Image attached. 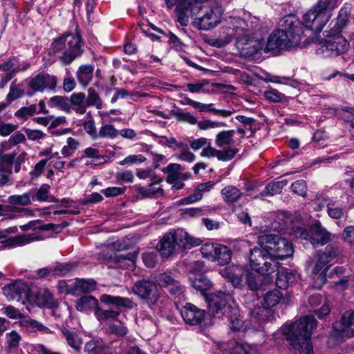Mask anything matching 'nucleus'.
Returning <instances> with one entry per match:
<instances>
[{"label": "nucleus", "mask_w": 354, "mask_h": 354, "mask_svg": "<svg viewBox=\"0 0 354 354\" xmlns=\"http://www.w3.org/2000/svg\"><path fill=\"white\" fill-rule=\"evenodd\" d=\"M334 6L333 0H319L304 15L303 24L295 15L283 17L279 22V28L269 35L266 44L260 34H245V59H259L262 51L267 53L306 46L310 41L304 33V28L314 36L319 33L330 17Z\"/></svg>", "instance_id": "nucleus-1"}, {"label": "nucleus", "mask_w": 354, "mask_h": 354, "mask_svg": "<svg viewBox=\"0 0 354 354\" xmlns=\"http://www.w3.org/2000/svg\"><path fill=\"white\" fill-rule=\"evenodd\" d=\"M316 326L314 317L307 315L283 327V334L290 342V350L292 354L313 353L310 337Z\"/></svg>", "instance_id": "nucleus-2"}, {"label": "nucleus", "mask_w": 354, "mask_h": 354, "mask_svg": "<svg viewBox=\"0 0 354 354\" xmlns=\"http://www.w3.org/2000/svg\"><path fill=\"white\" fill-rule=\"evenodd\" d=\"M346 10L341 9L334 26L325 31V38L318 41L316 53L323 57H336L345 53L349 42L341 35L348 21Z\"/></svg>", "instance_id": "nucleus-3"}, {"label": "nucleus", "mask_w": 354, "mask_h": 354, "mask_svg": "<svg viewBox=\"0 0 354 354\" xmlns=\"http://www.w3.org/2000/svg\"><path fill=\"white\" fill-rule=\"evenodd\" d=\"M50 50L57 55L58 59L64 64L68 65L83 52L81 48V37L79 35L65 33L55 39Z\"/></svg>", "instance_id": "nucleus-4"}, {"label": "nucleus", "mask_w": 354, "mask_h": 354, "mask_svg": "<svg viewBox=\"0 0 354 354\" xmlns=\"http://www.w3.org/2000/svg\"><path fill=\"white\" fill-rule=\"evenodd\" d=\"M249 265L252 270L264 276L265 283H270L272 281L273 277L271 274L275 272L277 263L263 248V245L250 250Z\"/></svg>", "instance_id": "nucleus-5"}, {"label": "nucleus", "mask_w": 354, "mask_h": 354, "mask_svg": "<svg viewBox=\"0 0 354 354\" xmlns=\"http://www.w3.org/2000/svg\"><path fill=\"white\" fill-rule=\"evenodd\" d=\"M259 245L263 248L272 259H285L294 253L292 243L285 238H281L272 233L263 234L258 236Z\"/></svg>", "instance_id": "nucleus-6"}, {"label": "nucleus", "mask_w": 354, "mask_h": 354, "mask_svg": "<svg viewBox=\"0 0 354 354\" xmlns=\"http://www.w3.org/2000/svg\"><path fill=\"white\" fill-rule=\"evenodd\" d=\"M100 301L105 304L112 305L116 308L115 310H103L100 308L99 309H97L96 311H95V315L100 322L106 319H116L120 313L119 310L120 308H124L127 309L133 308V302L131 300L118 296H112L104 294L101 295Z\"/></svg>", "instance_id": "nucleus-7"}, {"label": "nucleus", "mask_w": 354, "mask_h": 354, "mask_svg": "<svg viewBox=\"0 0 354 354\" xmlns=\"http://www.w3.org/2000/svg\"><path fill=\"white\" fill-rule=\"evenodd\" d=\"M6 144H1L0 148V171L12 174L19 173L21 165L25 162L26 153L19 147H16L10 153L6 151Z\"/></svg>", "instance_id": "nucleus-8"}, {"label": "nucleus", "mask_w": 354, "mask_h": 354, "mask_svg": "<svg viewBox=\"0 0 354 354\" xmlns=\"http://www.w3.org/2000/svg\"><path fill=\"white\" fill-rule=\"evenodd\" d=\"M132 292L149 306L157 304L160 291L156 281L150 278L136 281L132 286Z\"/></svg>", "instance_id": "nucleus-9"}, {"label": "nucleus", "mask_w": 354, "mask_h": 354, "mask_svg": "<svg viewBox=\"0 0 354 354\" xmlns=\"http://www.w3.org/2000/svg\"><path fill=\"white\" fill-rule=\"evenodd\" d=\"M297 236H299L301 239L310 240V243L314 245H324L330 239V233L323 227L320 223L313 224L309 230V232L301 227H298L295 232Z\"/></svg>", "instance_id": "nucleus-10"}, {"label": "nucleus", "mask_w": 354, "mask_h": 354, "mask_svg": "<svg viewBox=\"0 0 354 354\" xmlns=\"http://www.w3.org/2000/svg\"><path fill=\"white\" fill-rule=\"evenodd\" d=\"M57 85L56 76L47 73H40L31 78L28 86L32 89V93H28L27 95L32 96L36 92H44V91H55Z\"/></svg>", "instance_id": "nucleus-11"}, {"label": "nucleus", "mask_w": 354, "mask_h": 354, "mask_svg": "<svg viewBox=\"0 0 354 354\" xmlns=\"http://www.w3.org/2000/svg\"><path fill=\"white\" fill-rule=\"evenodd\" d=\"M221 195L226 203L233 205L232 211L236 214L239 220L243 223V212L241 211L242 204H236L241 199L242 192L236 187L227 186L221 190Z\"/></svg>", "instance_id": "nucleus-12"}, {"label": "nucleus", "mask_w": 354, "mask_h": 354, "mask_svg": "<svg viewBox=\"0 0 354 354\" xmlns=\"http://www.w3.org/2000/svg\"><path fill=\"white\" fill-rule=\"evenodd\" d=\"M180 314L185 322L191 326L200 325L205 316V310L190 303L182 308Z\"/></svg>", "instance_id": "nucleus-13"}, {"label": "nucleus", "mask_w": 354, "mask_h": 354, "mask_svg": "<svg viewBox=\"0 0 354 354\" xmlns=\"http://www.w3.org/2000/svg\"><path fill=\"white\" fill-rule=\"evenodd\" d=\"M333 328L343 337H354V312H345L341 320L333 324Z\"/></svg>", "instance_id": "nucleus-14"}, {"label": "nucleus", "mask_w": 354, "mask_h": 354, "mask_svg": "<svg viewBox=\"0 0 354 354\" xmlns=\"http://www.w3.org/2000/svg\"><path fill=\"white\" fill-rule=\"evenodd\" d=\"M101 255L104 259L115 263L119 268L126 269H131L134 266L135 260L137 257L136 253L131 252L122 254L103 252Z\"/></svg>", "instance_id": "nucleus-15"}, {"label": "nucleus", "mask_w": 354, "mask_h": 354, "mask_svg": "<svg viewBox=\"0 0 354 354\" xmlns=\"http://www.w3.org/2000/svg\"><path fill=\"white\" fill-rule=\"evenodd\" d=\"M230 298V295L223 292L212 294L208 299L209 312L214 316L223 314V310L225 308Z\"/></svg>", "instance_id": "nucleus-16"}, {"label": "nucleus", "mask_w": 354, "mask_h": 354, "mask_svg": "<svg viewBox=\"0 0 354 354\" xmlns=\"http://www.w3.org/2000/svg\"><path fill=\"white\" fill-rule=\"evenodd\" d=\"M177 247L175 231L165 234L156 246L160 255L163 257H169L174 252Z\"/></svg>", "instance_id": "nucleus-17"}, {"label": "nucleus", "mask_w": 354, "mask_h": 354, "mask_svg": "<svg viewBox=\"0 0 354 354\" xmlns=\"http://www.w3.org/2000/svg\"><path fill=\"white\" fill-rule=\"evenodd\" d=\"M43 239L41 235L35 233L28 234H21L15 236H11L1 242L4 243L5 247L15 248L18 246H23L30 243L40 241Z\"/></svg>", "instance_id": "nucleus-18"}, {"label": "nucleus", "mask_w": 354, "mask_h": 354, "mask_svg": "<svg viewBox=\"0 0 354 354\" xmlns=\"http://www.w3.org/2000/svg\"><path fill=\"white\" fill-rule=\"evenodd\" d=\"M162 179L160 178L153 177L151 180L149 187L136 186V192L144 197L155 198L161 196L164 194L163 189L159 186Z\"/></svg>", "instance_id": "nucleus-19"}, {"label": "nucleus", "mask_w": 354, "mask_h": 354, "mask_svg": "<svg viewBox=\"0 0 354 354\" xmlns=\"http://www.w3.org/2000/svg\"><path fill=\"white\" fill-rule=\"evenodd\" d=\"M159 281L162 286L167 288L171 295L175 297H180L184 292L185 287L169 274H161Z\"/></svg>", "instance_id": "nucleus-20"}, {"label": "nucleus", "mask_w": 354, "mask_h": 354, "mask_svg": "<svg viewBox=\"0 0 354 354\" xmlns=\"http://www.w3.org/2000/svg\"><path fill=\"white\" fill-rule=\"evenodd\" d=\"M175 233L176 241H177L179 248L189 250L194 247L200 245L202 243L200 239L190 236L183 229H178L175 231Z\"/></svg>", "instance_id": "nucleus-21"}, {"label": "nucleus", "mask_w": 354, "mask_h": 354, "mask_svg": "<svg viewBox=\"0 0 354 354\" xmlns=\"http://www.w3.org/2000/svg\"><path fill=\"white\" fill-rule=\"evenodd\" d=\"M220 17L212 10L206 12L202 17L195 18L194 24L199 29L207 30L216 26Z\"/></svg>", "instance_id": "nucleus-22"}, {"label": "nucleus", "mask_w": 354, "mask_h": 354, "mask_svg": "<svg viewBox=\"0 0 354 354\" xmlns=\"http://www.w3.org/2000/svg\"><path fill=\"white\" fill-rule=\"evenodd\" d=\"M60 330L66 344L75 351H80L83 342L78 333L68 326H63Z\"/></svg>", "instance_id": "nucleus-23"}, {"label": "nucleus", "mask_w": 354, "mask_h": 354, "mask_svg": "<svg viewBox=\"0 0 354 354\" xmlns=\"http://www.w3.org/2000/svg\"><path fill=\"white\" fill-rule=\"evenodd\" d=\"M181 166L177 163H170L167 167L162 169V171L167 174V182L174 183L178 179H188L190 177L189 173H182Z\"/></svg>", "instance_id": "nucleus-24"}, {"label": "nucleus", "mask_w": 354, "mask_h": 354, "mask_svg": "<svg viewBox=\"0 0 354 354\" xmlns=\"http://www.w3.org/2000/svg\"><path fill=\"white\" fill-rule=\"evenodd\" d=\"M227 310L231 330L234 332L240 331L243 326V322L239 318L240 310L238 306L232 301V303L227 306Z\"/></svg>", "instance_id": "nucleus-25"}, {"label": "nucleus", "mask_w": 354, "mask_h": 354, "mask_svg": "<svg viewBox=\"0 0 354 354\" xmlns=\"http://www.w3.org/2000/svg\"><path fill=\"white\" fill-rule=\"evenodd\" d=\"M189 280L192 286L203 294L212 286L211 281L204 274L189 275Z\"/></svg>", "instance_id": "nucleus-26"}, {"label": "nucleus", "mask_w": 354, "mask_h": 354, "mask_svg": "<svg viewBox=\"0 0 354 354\" xmlns=\"http://www.w3.org/2000/svg\"><path fill=\"white\" fill-rule=\"evenodd\" d=\"M94 67L91 64L81 65L77 73L76 76L78 82L84 87H86L92 80Z\"/></svg>", "instance_id": "nucleus-27"}, {"label": "nucleus", "mask_w": 354, "mask_h": 354, "mask_svg": "<svg viewBox=\"0 0 354 354\" xmlns=\"http://www.w3.org/2000/svg\"><path fill=\"white\" fill-rule=\"evenodd\" d=\"M76 309L80 312H87L90 310L96 311L97 309H99L98 301L93 296H83L77 301Z\"/></svg>", "instance_id": "nucleus-28"}, {"label": "nucleus", "mask_w": 354, "mask_h": 354, "mask_svg": "<svg viewBox=\"0 0 354 354\" xmlns=\"http://www.w3.org/2000/svg\"><path fill=\"white\" fill-rule=\"evenodd\" d=\"M109 348L102 340L93 339L85 344L84 351L88 354H108Z\"/></svg>", "instance_id": "nucleus-29"}, {"label": "nucleus", "mask_w": 354, "mask_h": 354, "mask_svg": "<svg viewBox=\"0 0 354 354\" xmlns=\"http://www.w3.org/2000/svg\"><path fill=\"white\" fill-rule=\"evenodd\" d=\"M96 288V281L93 279H76L73 290L80 293H90Z\"/></svg>", "instance_id": "nucleus-30"}, {"label": "nucleus", "mask_w": 354, "mask_h": 354, "mask_svg": "<svg viewBox=\"0 0 354 354\" xmlns=\"http://www.w3.org/2000/svg\"><path fill=\"white\" fill-rule=\"evenodd\" d=\"M216 252L214 255L213 261H217L219 265L227 264L232 258L230 250L225 245L218 244L216 245Z\"/></svg>", "instance_id": "nucleus-31"}, {"label": "nucleus", "mask_w": 354, "mask_h": 354, "mask_svg": "<svg viewBox=\"0 0 354 354\" xmlns=\"http://www.w3.org/2000/svg\"><path fill=\"white\" fill-rule=\"evenodd\" d=\"M36 299L40 306L53 308L56 306V301L53 299V295L47 289L39 290L36 295Z\"/></svg>", "instance_id": "nucleus-32"}, {"label": "nucleus", "mask_w": 354, "mask_h": 354, "mask_svg": "<svg viewBox=\"0 0 354 354\" xmlns=\"http://www.w3.org/2000/svg\"><path fill=\"white\" fill-rule=\"evenodd\" d=\"M288 184L287 180L268 183L261 193V196H274L280 194L283 188Z\"/></svg>", "instance_id": "nucleus-33"}, {"label": "nucleus", "mask_w": 354, "mask_h": 354, "mask_svg": "<svg viewBox=\"0 0 354 354\" xmlns=\"http://www.w3.org/2000/svg\"><path fill=\"white\" fill-rule=\"evenodd\" d=\"M234 134V131H223L220 133H218L216 135V145L219 147H222L225 145H231L234 144L233 140V136Z\"/></svg>", "instance_id": "nucleus-34"}, {"label": "nucleus", "mask_w": 354, "mask_h": 354, "mask_svg": "<svg viewBox=\"0 0 354 354\" xmlns=\"http://www.w3.org/2000/svg\"><path fill=\"white\" fill-rule=\"evenodd\" d=\"M51 107H58L64 111H70L69 99L66 96L56 95L52 97L48 102Z\"/></svg>", "instance_id": "nucleus-35"}, {"label": "nucleus", "mask_w": 354, "mask_h": 354, "mask_svg": "<svg viewBox=\"0 0 354 354\" xmlns=\"http://www.w3.org/2000/svg\"><path fill=\"white\" fill-rule=\"evenodd\" d=\"M293 277L291 271L287 270H281L277 273L276 279V286L281 289H286L291 282L290 280Z\"/></svg>", "instance_id": "nucleus-36"}, {"label": "nucleus", "mask_w": 354, "mask_h": 354, "mask_svg": "<svg viewBox=\"0 0 354 354\" xmlns=\"http://www.w3.org/2000/svg\"><path fill=\"white\" fill-rule=\"evenodd\" d=\"M281 293L278 290L269 291L264 296L263 306L268 309L275 306L281 298Z\"/></svg>", "instance_id": "nucleus-37"}, {"label": "nucleus", "mask_w": 354, "mask_h": 354, "mask_svg": "<svg viewBox=\"0 0 354 354\" xmlns=\"http://www.w3.org/2000/svg\"><path fill=\"white\" fill-rule=\"evenodd\" d=\"M31 192H30L21 195H12L8 198V203L12 205H28L31 204Z\"/></svg>", "instance_id": "nucleus-38"}, {"label": "nucleus", "mask_w": 354, "mask_h": 354, "mask_svg": "<svg viewBox=\"0 0 354 354\" xmlns=\"http://www.w3.org/2000/svg\"><path fill=\"white\" fill-rule=\"evenodd\" d=\"M87 106H95L97 109L102 108V100L99 94L93 88L88 89V96L86 99Z\"/></svg>", "instance_id": "nucleus-39"}, {"label": "nucleus", "mask_w": 354, "mask_h": 354, "mask_svg": "<svg viewBox=\"0 0 354 354\" xmlns=\"http://www.w3.org/2000/svg\"><path fill=\"white\" fill-rule=\"evenodd\" d=\"M171 114L174 115L180 122H185L191 124L197 123V119L190 113L183 112L180 109H175L171 111Z\"/></svg>", "instance_id": "nucleus-40"}, {"label": "nucleus", "mask_w": 354, "mask_h": 354, "mask_svg": "<svg viewBox=\"0 0 354 354\" xmlns=\"http://www.w3.org/2000/svg\"><path fill=\"white\" fill-rule=\"evenodd\" d=\"M50 187L47 184L42 185L38 189L30 190L31 200L38 201H46L48 199V192Z\"/></svg>", "instance_id": "nucleus-41"}, {"label": "nucleus", "mask_w": 354, "mask_h": 354, "mask_svg": "<svg viewBox=\"0 0 354 354\" xmlns=\"http://www.w3.org/2000/svg\"><path fill=\"white\" fill-rule=\"evenodd\" d=\"M119 131L116 129L113 125L106 124L102 125L98 131L97 138H108L113 139L118 136Z\"/></svg>", "instance_id": "nucleus-42"}, {"label": "nucleus", "mask_w": 354, "mask_h": 354, "mask_svg": "<svg viewBox=\"0 0 354 354\" xmlns=\"http://www.w3.org/2000/svg\"><path fill=\"white\" fill-rule=\"evenodd\" d=\"M247 283L251 290H257L263 288V285L268 283H264V276H254L252 274H248Z\"/></svg>", "instance_id": "nucleus-43"}, {"label": "nucleus", "mask_w": 354, "mask_h": 354, "mask_svg": "<svg viewBox=\"0 0 354 354\" xmlns=\"http://www.w3.org/2000/svg\"><path fill=\"white\" fill-rule=\"evenodd\" d=\"M268 313V310L265 306H255L254 309L250 311V316L252 321L260 322L266 319Z\"/></svg>", "instance_id": "nucleus-44"}, {"label": "nucleus", "mask_w": 354, "mask_h": 354, "mask_svg": "<svg viewBox=\"0 0 354 354\" xmlns=\"http://www.w3.org/2000/svg\"><path fill=\"white\" fill-rule=\"evenodd\" d=\"M260 128L259 122L254 118L245 116V136L250 137Z\"/></svg>", "instance_id": "nucleus-45"}, {"label": "nucleus", "mask_w": 354, "mask_h": 354, "mask_svg": "<svg viewBox=\"0 0 354 354\" xmlns=\"http://www.w3.org/2000/svg\"><path fill=\"white\" fill-rule=\"evenodd\" d=\"M342 240L349 245L354 252V225L346 227L342 233Z\"/></svg>", "instance_id": "nucleus-46"}, {"label": "nucleus", "mask_w": 354, "mask_h": 354, "mask_svg": "<svg viewBox=\"0 0 354 354\" xmlns=\"http://www.w3.org/2000/svg\"><path fill=\"white\" fill-rule=\"evenodd\" d=\"M25 139V136L24 134L19 133L10 137L8 141L3 142L1 144H6V147L8 149H6V151H7V153H10L17 147L16 145L17 144L23 142Z\"/></svg>", "instance_id": "nucleus-47"}, {"label": "nucleus", "mask_w": 354, "mask_h": 354, "mask_svg": "<svg viewBox=\"0 0 354 354\" xmlns=\"http://www.w3.org/2000/svg\"><path fill=\"white\" fill-rule=\"evenodd\" d=\"M37 112V105L31 104L29 106H24L17 110L15 115L17 118L26 119L28 117H30L34 115Z\"/></svg>", "instance_id": "nucleus-48"}, {"label": "nucleus", "mask_w": 354, "mask_h": 354, "mask_svg": "<svg viewBox=\"0 0 354 354\" xmlns=\"http://www.w3.org/2000/svg\"><path fill=\"white\" fill-rule=\"evenodd\" d=\"M327 212L328 216L334 219H339L344 215V209L336 206L335 203L331 201L327 203Z\"/></svg>", "instance_id": "nucleus-49"}, {"label": "nucleus", "mask_w": 354, "mask_h": 354, "mask_svg": "<svg viewBox=\"0 0 354 354\" xmlns=\"http://www.w3.org/2000/svg\"><path fill=\"white\" fill-rule=\"evenodd\" d=\"M26 288L27 287L24 283L21 282H17L15 284L8 286V288L6 289V290H8L12 293L11 299H15V296L14 295V294H15L17 296L19 297L23 293L26 292Z\"/></svg>", "instance_id": "nucleus-50"}, {"label": "nucleus", "mask_w": 354, "mask_h": 354, "mask_svg": "<svg viewBox=\"0 0 354 354\" xmlns=\"http://www.w3.org/2000/svg\"><path fill=\"white\" fill-rule=\"evenodd\" d=\"M146 158L142 154L139 155H130L126 157L124 159L119 162L120 165H138L144 162Z\"/></svg>", "instance_id": "nucleus-51"}, {"label": "nucleus", "mask_w": 354, "mask_h": 354, "mask_svg": "<svg viewBox=\"0 0 354 354\" xmlns=\"http://www.w3.org/2000/svg\"><path fill=\"white\" fill-rule=\"evenodd\" d=\"M21 336L15 330L6 335V342L9 348H15L18 347Z\"/></svg>", "instance_id": "nucleus-52"}, {"label": "nucleus", "mask_w": 354, "mask_h": 354, "mask_svg": "<svg viewBox=\"0 0 354 354\" xmlns=\"http://www.w3.org/2000/svg\"><path fill=\"white\" fill-rule=\"evenodd\" d=\"M292 191L301 196H305L307 191L306 183L304 180H299L291 185Z\"/></svg>", "instance_id": "nucleus-53"}, {"label": "nucleus", "mask_w": 354, "mask_h": 354, "mask_svg": "<svg viewBox=\"0 0 354 354\" xmlns=\"http://www.w3.org/2000/svg\"><path fill=\"white\" fill-rule=\"evenodd\" d=\"M216 245L218 243H205L201 248V252L203 256L212 261L216 252Z\"/></svg>", "instance_id": "nucleus-54"}, {"label": "nucleus", "mask_w": 354, "mask_h": 354, "mask_svg": "<svg viewBox=\"0 0 354 354\" xmlns=\"http://www.w3.org/2000/svg\"><path fill=\"white\" fill-rule=\"evenodd\" d=\"M156 137L161 138L159 141V144L162 145H167L169 147H172L175 145L178 148H181L184 147V143L181 142H178L175 138L174 137H166L163 136H156Z\"/></svg>", "instance_id": "nucleus-55"}, {"label": "nucleus", "mask_w": 354, "mask_h": 354, "mask_svg": "<svg viewBox=\"0 0 354 354\" xmlns=\"http://www.w3.org/2000/svg\"><path fill=\"white\" fill-rule=\"evenodd\" d=\"M180 150V154L178 156V158L188 162H192L195 160V155L189 151L187 145L184 143V147L178 148Z\"/></svg>", "instance_id": "nucleus-56"}, {"label": "nucleus", "mask_w": 354, "mask_h": 354, "mask_svg": "<svg viewBox=\"0 0 354 354\" xmlns=\"http://www.w3.org/2000/svg\"><path fill=\"white\" fill-rule=\"evenodd\" d=\"M326 263H323V262H321V260L318 259L313 270L314 274H319L318 279L320 280L322 284L326 283V276L322 274L328 268V267H326Z\"/></svg>", "instance_id": "nucleus-57"}, {"label": "nucleus", "mask_w": 354, "mask_h": 354, "mask_svg": "<svg viewBox=\"0 0 354 354\" xmlns=\"http://www.w3.org/2000/svg\"><path fill=\"white\" fill-rule=\"evenodd\" d=\"M265 97L271 102H279L284 97L283 94L277 90L270 88L264 92Z\"/></svg>", "instance_id": "nucleus-58"}, {"label": "nucleus", "mask_w": 354, "mask_h": 354, "mask_svg": "<svg viewBox=\"0 0 354 354\" xmlns=\"http://www.w3.org/2000/svg\"><path fill=\"white\" fill-rule=\"evenodd\" d=\"M203 198V194L198 191L197 187H196L193 194L189 195L187 197H185L180 200V204L182 205H188L193 203L198 202L201 201Z\"/></svg>", "instance_id": "nucleus-59"}, {"label": "nucleus", "mask_w": 354, "mask_h": 354, "mask_svg": "<svg viewBox=\"0 0 354 354\" xmlns=\"http://www.w3.org/2000/svg\"><path fill=\"white\" fill-rule=\"evenodd\" d=\"M247 29L245 28V34H249L252 35V33L260 34L259 31L261 28V26L260 24L259 20L256 17H253L251 19L250 21V25L247 24Z\"/></svg>", "instance_id": "nucleus-60"}, {"label": "nucleus", "mask_w": 354, "mask_h": 354, "mask_svg": "<svg viewBox=\"0 0 354 354\" xmlns=\"http://www.w3.org/2000/svg\"><path fill=\"white\" fill-rule=\"evenodd\" d=\"M109 331L119 337H122L127 333L128 329L122 324H113L109 326Z\"/></svg>", "instance_id": "nucleus-61"}, {"label": "nucleus", "mask_w": 354, "mask_h": 354, "mask_svg": "<svg viewBox=\"0 0 354 354\" xmlns=\"http://www.w3.org/2000/svg\"><path fill=\"white\" fill-rule=\"evenodd\" d=\"M236 149H228L225 151H218L217 158L222 161H228L232 160L237 153Z\"/></svg>", "instance_id": "nucleus-62"}, {"label": "nucleus", "mask_w": 354, "mask_h": 354, "mask_svg": "<svg viewBox=\"0 0 354 354\" xmlns=\"http://www.w3.org/2000/svg\"><path fill=\"white\" fill-rule=\"evenodd\" d=\"M230 354H243V344L236 339H232L228 343Z\"/></svg>", "instance_id": "nucleus-63"}, {"label": "nucleus", "mask_w": 354, "mask_h": 354, "mask_svg": "<svg viewBox=\"0 0 354 354\" xmlns=\"http://www.w3.org/2000/svg\"><path fill=\"white\" fill-rule=\"evenodd\" d=\"M24 95V91L15 86H11L10 92L7 95L6 100L8 104H10L12 101L18 99Z\"/></svg>", "instance_id": "nucleus-64"}]
</instances>
